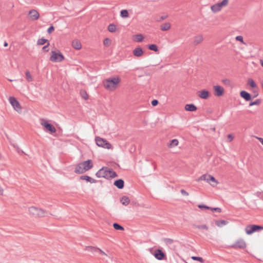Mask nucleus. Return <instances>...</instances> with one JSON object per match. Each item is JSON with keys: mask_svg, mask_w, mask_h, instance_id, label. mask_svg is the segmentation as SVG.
Here are the masks:
<instances>
[{"mask_svg": "<svg viewBox=\"0 0 263 263\" xmlns=\"http://www.w3.org/2000/svg\"><path fill=\"white\" fill-rule=\"evenodd\" d=\"M96 176L98 178H104L106 179H110L117 177L118 175L112 168L104 166L96 173Z\"/></svg>", "mask_w": 263, "mask_h": 263, "instance_id": "f257e3e1", "label": "nucleus"}, {"mask_svg": "<svg viewBox=\"0 0 263 263\" xmlns=\"http://www.w3.org/2000/svg\"><path fill=\"white\" fill-rule=\"evenodd\" d=\"M120 81V79L117 77H112L107 79L103 82L104 87L110 91L115 90Z\"/></svg>", "mask_w": 263, "mask_h": 263, "instance_id": "f03ea898", "label": "nucleus"}, {"mask_svg": "<svg viewBox=\"0 0 263 263\" xmlns=\"http://www.w3.org/2000/svg\"><path fill=\"white\" fill-rule=\"evenodd\" d=\"M95 141L96 144L99 147L107 149H110L111 148V144L103 138L100 137H96Z\"/></svg>", "mask_w": 263, "mask_h": 263, "instance_id": "7ed1b4c3", "label": "nucleus"}, {"mask_svg": "<svg viewBox=\"0 0 263 263\" xmlns=\"http://www.w3.org/2000/svg\"><path fill=\"white\" fill-rule=\"evenodd\" d=\"M51 54L50 60L52 62H60L64 59L63 55L59 51L58 52L55 51H52Z\"/></svg>", "mask_w": 263, "mask_h": 263, "instance_id": "20e7f679", "label": "nucleus"}, {"mask_svg": "<svg viewBox=\"0 0 263 263\" xmlns=\"http://www.w3.org/2000/svg\"><path fill=\"white\" fill-rule=\"evenodd\" d=\"M30 214L34 216L43 217L45 215V212L41 209L35 206H31L28 209Z\"/></svg>", "mask_w": 263, "mask_h": 263, "instance_id": "39448f33", "label": "nucleus"}, {"mask_svg": "<svg viewBox=\"0 0 263 263\" xmlns=\"http://www.w3.org/2000/svg\"><path fill=\"white\" fill-rule=\"evenodd\" d=\"M263 229V227L259 225H248L246 228V232L248 235H251L253 233L259 231Z\"/></svg>", "mask_w": 263, "mask_h": 263, "instance_id": "423d86ee", "label": "nucleus"}, {"mask_svg": "<svg viewBox=\"0 0 263 263\" xmlns=\"http://www.w3.org/2000/svg\"><path fill=\"white\" fill-rule=\"evenodd\" d=\"M9 101L11 105L13 106V108L17 112L21 111L22 107L19 102L14 97H10L9 98Z\"/></svg>", "mask_w": 263, "mask_h": 263, "instance_id": "0eeeda50", "label": "nucleus"}, {"mask_svg": "<svg viewBox=\"0 0 263 263\" xmlns=\"http://www.w3.org/2000/svg\"><path fill=\"white\" fill-rule=\"evenodd\" d=\"M199 180H206L209 183H210V182L212 181L215 183V184H212L213 186L218 183V182L216 181L215 178L210 175H202L200 177Z\"/></svg>", "mask_w": 263, "mask_h": 263, "instance_id": "6e6552de", "label": "nucleus"}, {"mask_svg": "<svg viewBox=\"0 0 263 263\" xmlns=\"http://www.w3.org/2000/svg\"><path fill=\"white\" fill-rule=\"evenodd\" d=\"M234 249H244L246 247V243L243 239H239L231 246Z\"/></svg>", "mask_w": 263, "mask_h": 263, "instance_id": "1a4fd4ad", "label": "nucleus"}, {"mask_svg": "<svg viewBox=\"0 0 263 263\" xmlns=\"http://www.w3.org/2000/svg\"><path fill=\"white\" fill-rule=\"evenodd\" d=\"M81 165L83 166V169H84V171H87L92 167L93 164L92 161L88 159L81 163Z\"/></svg>", "mask_w": 263, "mask_h": 263, "instance_id": "9d476101", "label": "nucleus"}, {"mask_svg": "<svg viewBox=\"0 0 263 263\" xmlns=\"http://www.w3.org/2000/svg\"><path fill=\"white\" fill-rule=\"evenodd\" d=\"M154 255L157 259L159 260L163 259L165 257V254L160 249H156Z\"/></svg>", "mask_w": 263, "mask_h": 263, "instance_id": "9b49d317", "label": "nucleus"}, {"mask_svg": "<svg viewBox=\"0 0 263 263\" xmlns=\"http://www.w3.org/2000/svg\"><path fill=\"white\" fill-rule=\"evenodd\" d=\"M213 89L214 91V95L217 97H220L222 96L224 93V89L221 86H214Z\"/></svg>", "mask_w": 263, "mask_h": 263, "instance_id": "f8f14e48", "label": "nucleus"}, {"mask_svg": "<svg viewBox=\"0 0 263 263\" xmlns=\"http://www.w3.org/2000/svg\"><path fill=\"white\" fill-rule=\"evenodd\" d=\"M42 125L50 133H54L56 132V129L54 127L53 125L48 123L47 121H45L43 123H42Z\"/></svg>", "mask_w": 263, "mask_h": 263, "instance_id": "ddd939ff", "label": "nucleus"}, {"mask_svg": "<svg viewBox=\"0 0 263 263\" xmlns=\"http://www.w3.org/2000/svg\"><path fill=\"white\" fill-rule=\"evenodd\" d=\"M240 96L247 101H251L252 99L251 95L245 90H242L240 92Z\"/></svg>", "mask_w": 263, "mask_h": 263, "instance_id": "4468645a", "label": "nucleus"}, {"mask_svg": "<svg viewBox=\"0 0 263 263\" xmlns=\"http://www.w3.org/2000/svg\"><path fill=\"white\" fill-rule=\"evenodd\" d=\"M114 185L119 189H122L124 186V181L122 179H119L115 181Z\"/></svg>", "mask_w": 263, "mask_h": 263, "instance_id": "2eb2a0df", "label": "nucleus"}, {"mask_svg": "<svg viewBox=\"0 0 263 263\" xmlns=\"http://www.w3.org/2000/svg\"><path fill=\"white\" fill-rule=\"evenodd\" d=\"M29 14L32 20H37L40 16L39 12L34 9L31 10L29 12Z\"/></svg>", "mask_w": 263, "mask_h": 263, "instance_id": "dca6fc26", "label": "nucleus"}, {"mask_svg": "<svg viewBox=\"0 0 263 263\" xmlns=\"http://www.w3.org/2000/svg\"><path fill=\"white\" fill-rule=\"evenodd\" d=\"M133 53L134 56L139 57L143 55V50L142 48L138 47L133 50Z\"/></svg>", "mask_w": 263, "mask_h": 263, "instance_id": "f3484780", "label": "nucleus"}, {"mask_svg": "<svg viewBox=\"0 0 263 263\" xmlns=\"http://www.w3.org/2000/svg\"><path fill=\"white\" fill-rule=\"evenodd\" d=\"M197 107L193 104H186L185 106V109L186 111H195L197 110Z\"/></svg>", "mask_w": 263, "mask_h": 263, "instance_id": "a211bd4d", "label": "nucleus"}, {"mask_svg": "<svg viewBox=\"0 0 263 263\" xmlns=\"http://www.w3.org/2000/svg\"><path fill=\"white\" fill-rule=\"evenodd\" d=\"M80 178L82 180H85L87 182H90L91 183H96L97 181L96 180L87 175L81 176Z\"/></svg>", "mask_w": 263, "mask_h": 263, "instance_id": "6ab92c4d", "label": "nucleus"}, {"mask_svg": "<svg viewBox=\"0 0 263 263\" xmlns=\"http://www.w3.org/2000/svg\"><path fill=\"white\" fill-rule=\"evenodd\" d=\"M200 98L203 99H206L209 97V92L206 90H202L199 95Z\"/></svg>", "mask_w": 263, "mask_h": 263, "instance_id": "aec40b11", "label": "nucleus"}, {"mask_svg": "<svg viewBox=\"0 0 263 263\" xmlns=\"http://www.w3.org/2000/svg\"><path fill=\"white\" fill-rule=\"evenodd\" d=\"M86 171L83 169V166L81 165V163H79L75 168L74 172L77 174H83Z\"/></svg>", "mask_w": 263, "mask_h": 263, "instance_id": "412c9836", "label": "nucleus"}, {"mask_svg": "<svg viewBox=\"0 0 263 263\" xmlns=\"http://www.w3.org/2000/svg\"><path fill=\"white\" fill-rule=\"evenodd\" d=\"M72 47L77 50H79L81 48L82 45L81 43L78 40H74L72 43Z\"/></svg>", "mask_w": 263, "mask_h": 263, "instance_id": "4be33fe9", "label": "nucleus"}, {"mask_svg": "<svg viewBox=\"0 0 263 263\" xmlns=\"http://www.w3.org/2000/svg\"><path fill=\"white\" fill-rule=\"evenodd\" d=\"M85 250L87 251L91 252L92 253H95L98 251L99 248L93 246H87L85 247Z\"/></svg>", "mask_w": 263, "mask_h": 263, "instance_id": "5701e85b", "label": "nucleus"}, {"mask_svg": "<svg viewBox=\"0 0 263 263\" xmlns=\"http://www.w3.org/2000/svg\"><path fill=\"white\" fill-rule=\"evenodd\" d=\"M178 140L176 139H174L170 141V142L167 144V146L169 148H172L178 145Z\"/></svg>", "mask_w": 263, "mask_h": 263, "instance_id": "b1692460", "label": "nucleus"}, {"mask_svg": "<svg viewBox=\"0 0 263 263\" xmlns=\"http://www.w3.org/2000/svg\"><path fill=\"white\" fill-rule=\"evenodd\" d=\"M211 8V10L214 13H216L221 9V8L220 7V5H219L217 3L212 5Z\"/></svg>", "mask_w": 263, "mask_h": 263, "instance_id": "393cba45", "label": "nucleus"}, {"mask_svg": "<svg viewBox=\"0 0 263 263\" xmlns=\"http://www.w3.org/2000/svg\"><path fill=\"white\" fill-rule=\"evenodd\" d=\"M120 201L123 205H127L129 204L130 200L128 197L124 196L121 198Z\"/></svg>", "mask_w": 263, "mask_h": 263, "instance_id": "a878e982", "label": "nucleus"}, {"mask_svg": "<svg viewBox=\"0 0 263 263\" xmlns=\"http://www.w3.org/2000/svg\"><path fill=\"white\" fill-rule=\"evenodd\" d=\"M228 223V222L224 220H217L215 222L216 225L219 227H221L223 226H225V225L227 224Z\"/></svg>", "mask_w": 263, "mask_h": 263, "instance_id": "bb28decb", "label": "nucleus"}, {"mask_svg": "<svg viewBox=\"0 0 263 263\" xmlns=\"http://www.w3.org/2000/svg\"><path fill=\"white\" fill-rule=\"evenodd\" d=\"M170 27L171 25L169 23H165L160 26L161 29L162 31H167L170 28Z\"/></svg>", "mask_w": 263, "mask_h": 263, "instance_id": "cd10ccee", "label": "nucleus"}, {"mask_svg": "<svg viewBox=\"0 0 263 263\" xmlns=\"http://www.w3.org/2000/svg\"><path fill=\"white\" fill-rule=\"evenodd\" d=\"M120 16L122 18H127L129 16V13L127 10L123 9L120 11Z\"/></svg>", "mask_w": 263, "mask_h": 263, "instance_id": "c85d7f7f", "label": "nucleus"}, {"mask_svg": "<svg viewBox=\"0 0 263 263\" xmlns=\"http://www.w3.org/2000/svg\"><path fill=\"white\" fill-rule=\"evenodd\" d=\"M49 43L47 39H44V37L39 39L37 41V44L39 45H43L46 43Z\"/></svg>", "mask_w": 263, "mask_h": 263, "instance_id": "c756f323", "label": "nucleus"}, {"mask_svg": "<svg viewBox=\"0 0 263 263\" xmlns=\"http://www.w3.org/2000/svg\"><path fill=\"white\" fill-rule=\"evenodd\" d=\"M107 29L110 32H114L116 30V26L114 24H110L108 25Z\"/></svg>", "mask_w": 263, "mask_h": 263, "instance_id": "7c9ffc66", "label": "nucleus"}, {"mask_svg": "<svg viewBox=\"0 0 263 263\" xmlns=\"http://www.w3.org/2000/svg\"><path fill=\"white\" fill-rule=\"evenodd\" d=\"M202 40H203L202 36H196L194 39V44L195 45H197V44H199L200 43H201L202 41Z\"/></svg>", "mask_w": 263, "mask_h": 263, "instance_id": "2f4dec72", "label": "nucleus"}, {"mask_svg": "<svg viewBox=\"0 0 263 263\" xmlns=\"http://www.w3.org/2000/svg\"><path fill=\"white\" fill-rule=\"evenodd\" d=\"M148 48L149 50L157 52L158 51V48L156 44H152L148 45Z\"/></svg>", "mask_w": 263, "mask_h": 263, "instance_id": "473e14b6", "label": "nucleus"}, {"mask_svg": "<svg viewBox=\"0 0 263 263\" xmlns=\"http://www.w3.org/2000/svg\"><path fill=\"white\" fill-rule=\"evenodd\" d=\"M26 78L28 82H30L33 81L32 77L31 76L30 72L29 71H27L26 72Z\"/></svg>", "mask_w": 263, "mask_h": 263, "instance_id": "72a5a7b5", "label": "nucleus"}, {"mask_svg": "<svg viewBox=\"0 0 263 263\" xmlns=\"http://www.w3.org/2000/svg\"><path fill=\"white\" fill-rule=\"evenodd\" d=\"M113 227L116 230H124V228L118 223H114L113 224Z\"/></svg>", "mask_w": 263, "mask_h": 263, "instance_id": "f704fd0d", "label": "nucleus"}, {"mask_svg": "<svg viewBox=\"0 0 263 263\" xmlns=\"http://www.w3.org/2000/svg\"><path fill=\"white\" fill-rule=\"evenodd\" d=\"M261 103V100L260 99H257L254 101L251 102L249 103V106H252L253 105H259Z\"/></svg>", "mask_w": 263, "mask_h": 263, "instance_id": "c9c22d12", "label": "nucleus"}, {"mask_svg": "<svg viewBox=\"0 0 263 263\" xmlns=\"http://www.w3.org/2000/svg\"><path fill=\"white\" fill-rule=\"evenodd\" d=\"M248 84L252 88H255L256 87V84L255 82L252 79H248Z\"/></svg>", "mask_w": 263, "mask_h": 263, "instance_id": "e433bc0d", "label": "nucleus"}, {"mask_svg": "<svg viewBox=\"0 0 263 263\" xmlns=\"http://www.w3.org/2000/svg\"><path fill=\"white\" fill-rule=\"evenodd\" d=\"M163 241L164 243L167 245H171L174 241L173 239L167 238H164Z\"/></svg>", "mask_w": 263, "mask_h": 263, "instance_id": "4c0bfd02", "label": "nucleus"}, {"mask_svg": "<svg viewBox=\"0 0 263 263\" xmlns=\"http://www.w3.org/2000/svg\"><path fill=\"white\" fill-rule=\"evenodd\" d=\"M191 258L192 259H193V260H196V261H200V262L201 263H203L204 262V260L203 259V258L201 257H199V256H192L191 257Z\"/></svg>", "mask_w": 263, "mask_h": 263, "instance_id": "58836bf2", "label": "nucleus"}, {"mask_svg": "<svg viewBox=\"0 0 263 263\" xmlns=\"http://www.w3.org/2000/svg\"><path fill=\"white\" fill-rule=\"evenodd\" d=\"M228 0H222L221 2L218 3L217 4L222 8V7L227 6L228 4Z\"/></svg>", "mask_w": 263, "mask_h": 263, "instance_id": "ea45409f", "label": "nucleus"}, {"mask_svg": "<svg viewBox=\"0 0 263 263\" xmlns=\"http://www.w3.org/2000/svg\"><path fill=\"white\" fill-rule=\"evenodd\" d=\"M80 94L82 97L85 100H87L88 99V95L86 91L85 90H81L80 91Z\"/></svg>", "mask_w": 263, "mask_h": 263, "instance_id": "a19ab883", "label": "nucleus"}, {"mask_svg": "<svg viewBox=\"0 0 263 263\" xmlns=\"http://www.w3.org/2000/svg\"><path fill=\"white\" fill-rule=\"evenodd\" d=\"M136 39L137 42H142L143 40V36L141 34H138L136 35Z\"/></svg>", "mask_w": 263, "mask_h": 263, "instance_id": "79ce46f5", "label": "nucleus"}, {"mask_svg": "<svg viewBox=\"0 0 263 263\" xmlns=\"http://www.w3.org/2000/svg\"><path fill=\"white\" fill-rule=\"evenodd\" d=\"M195 227L198 229H203V230H208V227L205 224H202V225H197Z\"/></svg>", "mask_w": 263, "mask_h": 263, "instance_id": "37998d69", "label": "nucleus"}, {"mask_svg": "<svg viewBox=\"0 0 263 263\" xmlns=\"http://www.w3.org/2000/svg\"><path fill=\"white\" fill-rule=\"evenodd\" d=\"M255 195L259 198L263 200V192H257Z\"/></svg>", "mask_w": 263, "mask_h": 263, "instance_id": "c03bdc74", "label": "nucleus"}, {"mask_svg": "<svg viewBox=\"0 0 263 263\" xmlns=\"http://www.w3.org/2000/svg\"><path fill=\"white\" fill-rule=\"evenodd\" d=\"M198 207L200 209H205L210 210V206L202 204H199L198 205Z\"/></svg>", "mask_w": 263, "mask_h": 263, "instance_id": "a18cd8bd", "label": "nucleus"}, {"mask_svg": "<svg viewBox=\"0 0 263 263\" xmlns=\"http://www.w3.org/2000/svg\"><path fill=\"white\" fill-rule=\"evenodd\" d=\"M50 45V43H48L46 45L44 46L43 48H42V50L44 51V52H48L49 50V46Z\"/></svg>", "mask_w": 263, "mask_h": 263, "instance_id": "49530a36", "label": "nucleus"}, {"mask_svg": "<svg viewBox=\"0 0 263 263\" xmlns=\"http://www.w3.org/2000/svg\"><path fill=\"white\" fill-rule=\"evenodd\" d=\"M210 210L212 211L217 212L218 213H220L221 212V209L220 208H211Z\"/></svg>", "mask_w": 263, "mask_h": 263, "instance_id": "de8ad7c7", "label": "nucleus"}, {"mask_svg": "<svg viewBox=\"0 0 263 263\" xmlns=\"http://www.w3.org/2000/svg\"><path fill=\"white\" fill-rule=\"evenodd\" d=\"M236 41H239L242 43H243V37L241 35H238L235 38Z\"/></svg>", "mask_w": 263, "mask_h": 263, "instance_id": "09e8293b", "label": "nucleus"}, {"mask_svg": "<svg viewBox=\"0 0 263 263\" xmlns=\"http://www.w3.org/2000/svg\"><path fill=\"white\" fill-rule=\"evenodd\" d=\"M110 42V41L109 39L106 38L104 40L103 44L104 45L107 46L109 44Z\"/></svg>", "mask_w": 263, "mask_h": 263, "instance_id": "8fccbe9b", "label": "nucleus"}, {"mask_svg": "<svg viewBox=\"0 0 263 263\" xmlns=\"http://www.w3.org/2000/svg\"><path fill=\"white\" fill-rule=\"evenodd\" d=\"M54 30V27L51 25L47 29V32L48 33H51Z\"/></svg>", "mask_w": 263, "mask_h": 263, "instance_id": "3c124183", "label": "nucleus"}, {"mask_svg": "<svg viewBox=\"0 0 263 263\" xmlns=\"http://www.w3.org/2000/svg\"><path fill=\"white\" fill-rule=\"evenodd\" d=\"M180 192L182 195H184V196H188L189 195V193L183 189H181L180 190Z\"/></svg>", "mask_w": 263, "mask_h": 263, "instance_id": "603ef678", "label": "nucleus"}, {"mask_svg": "<svg viewBox=\"0 0 263 263\" xmlns=\"http://www.w3.org/2000/svg\"><path fill=\"white\" fill-rule=\"evenodd\" d=\"M152 105L153 106H156L158 104V101L157 100H153L152 101Z\"/></svg>", "mask_w": 263, "mask_h": 263, "instance_id": "864d4df0", "label": "nucleus"}, {"mask_svg": "<svg viewBox=\"0 0 263 263\" xmlns=\"http://www.w3.org/2000/svg\"><path fill=\"white\" fill-rule=\"evenodd\" d=\"M234 137L232 135L229 134L228 135V139L229 142L231 141L233 139Z\"/></svg>", "mask_w": 263, "mask_h": 263, "instance_id": "5fc2aeb1", "label": "nucleus"}, {"mask_svg": "<svg viewBox=\"0 0 263 263\" xmlns=\"http://www.w3.org/2000/svg\"><path fill=\"white\" fill-rule=\"evenodd\" d=\"M167 17V15H164V16H162L160 17L159 20H158L157 21H161L162 20H165V18H166Z\"/></svg>", "mask_w": 263, "mask_h": 263, "instance_id": "6e6d98bb", "label": "nucleus"}, {"mask_svg": "<svg viewBox=\"0 0 263 263\" xmlns=\"http://www.w3.org/2000/svg\"><path fill=\"white\" fill-rule=\"evenodd\" d=\"M98 252H99L102 255L107 256V254L104 251H103L102 250H101L100 249H99V250H98Z\"/></svg>", "mask_w": 263, "mask_h": 263, "instance_id": "4d7b16f0", "label": "nucleus"}, {"mask_svg": "<svg viewBox=\"0 0 263 263\" xmlns=\"http://www.w3.org/2000/svg\"><path fill=\"white\" fill-rule=\"evenodd\" d=\"M257 139L259 140V141L263 145V138L260 137H257Z\"/></svg>", "mask_w": 263, "mask_h": 263, "instance_id": "13d9d810", "label": "nucleus"}, {"mask_svg": "<svg viewBox=\"0 0 263 263\" xmlns=\"http://www.w3.org/2000/svg\"><path fill=\"white\" fill-rule=\"evenodd\" d=\"M8 45V43L6 42V41H5L4 42V47H7Z\"/></svg>", "mask_w": 263, "mask_h": 263, "instance_id": "bf43d9fd", "label": "nucleus"}, {"mask_svg": "<svg viewBox=\"0 0 263 263\" xmlns=\"http://www.w3.org/2000/svg\"><path fill=\"white\" fill-rule=\"evenodd\" d=\"M3 193V190L0 187V195H2Z\"/></svg>", "mask_w": 263, "mask_h": 263, "instance_id": "052dcab7", "label": "nucleus"}, {"mask_svg": "<svg viewBox=\"0 0 263 263\" xmlns=\"http://www.w3.org/2000/svg\"><path fill=\"white\" fill-rule=\"evenodd\" d=\"M260 64H261V66L263 67V60H260Z\"/></svg>", "mask_w": 263, "mask_h": 263, "instance_id": "680f3d73", "label": "nucleus"}, {"mask_svg": "<svg viewBox=\"0 0 263 263\" xmlns=\"http://www.w3.org/2000/svg\"><path fill=\"white\" fill-rule=\"evenodd\" d=\"M257 96H258V94L257 93L256 95H254V96L253 97V98H254L256 97Z\"/></svg>", "mask_w": 263, "mask_h": 263, "instance_id": "e2e57ef3", "label": "nucleus"}]
</instances>
